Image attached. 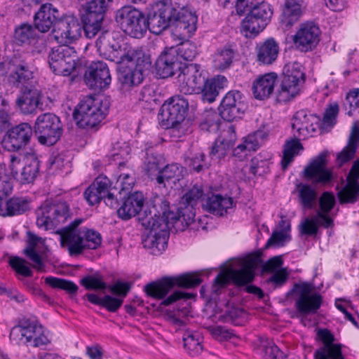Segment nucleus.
I'll return each mask as SVG.
<instances>
[{
  "label": "nucleus",
  "instance_id": "obj_4",
  "mask_svg": "<svg viewBox=\"0 0 359 359\" xmlns=\"http://www.w3.org/2000/svg\"><path fill=\"white\" fill-rule=\"evenodd\" d=\"M109 108L107 99L88 96L83 99L74 111V118L81 128H95L104 118Z\"/></svg>",
  "mask_w": 359,
  "mask_h": 359
},
{
  "label": "nucleus",
  "instance_id": "obj_12",
  "mask_svg": "<svg viewBox=\"0 0 359 359\" xmlns=\"http://www.w3.org/2000/svg\"><path fill=\"white\" fill-rule=\"evenodd\" d=\"M115 18L121 29L131 37L140 39L147 32L145 15L133 6H123L118 9Z\"/></svg>",
  "mask_w": 359,
  "mask_h": 359
},
{
  "label": "nucleus",
  "instance_id": "obj_6",
  "mask_svg": "<svg viewBox=\"0 0 359 359\" xmlns=\"http://www.w3.org/2000/svg\"><path fill=\"white\" fill-rule=\"evenodd\" d=\"M95 46L101 57L116 64L123 60H140L141 56L143 57L141 48L122 49L119 42L108 31L101 33L95 41Z\"/></svg>",
  "mask_w": 359,
  "mask_h": 359
},
{
  "label": "nucleus",
  "instance_id": "obj_1",
  "mask_svg": "<svg viewBox=\"0 0 359 359\" xmlns=\"http://www.w3.org/2000/svg\"><path fill=\"white\" fill-rule=\"evenodd\" d=\"M203 196L202 187L194 185L182 197L177 212L170 210L169 202L163 197L156 198L152 212H145L141 217L143 225L152 228L157 225L160 228L158 233L153 232L144 240L151 254L160 255L167 248L170 225L181 222L183 226H188L194 221L195 206Z\"/></svg>",
  "mask_w": 359,
  "mask_h": 359
},
{
  "label": "nucleus",
  "instance_id": "obj_51",
  "mask_svg": "<svg viewBox=\"0 0 359 359\" xmlns=\"http://www.w3.org/2000/svg\"><path fill=\"white\" fill-rule=\"evenodd\" d=\"M235 52L231 47H224L217 50L214 57V65L220 70L228 69L232 64Z\"/></svg>",
  "mask_w": 359,
  "mask_h": 359
},
{
  "label": "nucleus",
  "instance_id": "obj_54",
  "mask_svg": "<svg viewBox=\"0 0 359 359\" xmlns=\"http://www.w3.org/2000/svg\"><path fill=\"white\" fill-rule=\"evenodd\" d=\"M219 118L215 111L209 110L203 114V120L201 122L200 127L201 130L208 132H216L219 128Z\"/></svg>",
  "mask_w": 359,
  "mask_h": 359
},
{
  "label": "nucleus",
  "instance_id": "obj_47",
  "mask_svg": "<svg viewBox=\"0 0 359 359\" xmlns=\"http://www.w3.org/2000/svg\"><path fill=\"white\" fill-rule=\"evenodd\" d=\"M317 117L311 114L308 113L305 110L297 111L293 117L292 128L293 130H296L297 134L294 136H305L309 132V127L313 126V120Z\"/></svg>",
  "mask_w": 359,
  "mask_h": 359
},
{
  "label": "nucleus",
  "instance_id": "obj_16",
  "mask_svg": "<svg viewBox=\"0 0 359 359\" xmlns=\"http://www.w3.org/2000/svg\"><path fill=\"white\" fill-rule=\"evenodd\" d=\"M39 227L50 229L64 224L70 217L69 205L65 201L46 202L36 212Z\"/></svg>",
  "mask_w": 359,
  "mask_h": 359
},
{
  "label": "nucleus",
  "instance_id": "obj_31",
  "mask_svg": "<svg viewBox=\"0 0 359 359\" xmlns=\"http://www.w3.org/2000/svg\"><path fill=\"white\" fill-rule=\"evenodd\" d=\"M57 233L60 236L61 246L68 251L70 256L76 257L83 253L82 229H62Z\"/></svg>",
  "mask_w": 359,
  "mask_h": 359
},
{
  "label": "nucleus",
  "instance_id": "obj_8",
  "mask_svg": "<svg viewBox=\"0 0 359 359\" xmlns=\"http://www.w3.org/2000/svg\"><path fill=\"white\" fill-rule=\"evenodd\" d=\"M143 57L140 60H123L118 63V80L123 88H130L140 85L144 80V73L151 67L149 55L142 50Z\"/></svg>",
  "mask_w": 359,
  "mask_h": 359
},
{
  "label": "nucleus",
  "instance_id": "obj_25",
  "mask_svg": "<svg viewBox=\"0 0 359 359\" xmlns=\"http://www.w3.org/2000/svg\"><path fill=\"white\" fill-rule=\"evenodd\" d=\"M33 128L28 123H20L7 130L5 147L9 151H19L24 149L30 142Z\"/></svg>",
  "mask_w": 359,
  "mask_h": 359
},
{
  "label": "nucleus",
  "instance_id": "obj_32",
  "mask_svg": "<svg viewBox=\"0 0 359 359\" xmlns=\"http://www.w3.org/2000/svg\"><path fill=\"white\" fill-rule=\"evenodd\" d=\"M60 17L59 11L50 4H43L34 17V25L38 32L46 33L53 28Z\"/></svg>",
  "mask_w": 359,
  "mask_h": 359
},
{
  "label": "nucleus",
  "instance_id": "obj_5",
  "mask_svg": "<svg viewBox=\"0 0 359 359\" xmlns=\"http://www.w3.org/2000/svg\"><path fill=\"white\" fill-rule=\"evenodd\" d=\"M319 208L316 214L304 219L299 225V233L309 236H316L319 226L327 229L334 226L330 212L333 209L336 201L332 193L325 191L318 199Z\"/></svg>",
  "mask_w": 359,
  "mask_h": 359
},
{
  "label": "nucleus",
  "instance_id": "obj_64",
  "mask_svg": "<svg viewBox=\"0 0 359 359\" xmlns=\"http://www.w3.org/2000/svg\"><path fill=\"white\" fill-rule=\"evenodd\" d=\"M81 284L87 290H105L106 283L97 276H87L83 278Z\"/></svg>",
  "mask_w": 359,
  "mask_h": 359
},
{
  "label": "nucleus",
  "instance_id": "obj_56",
  "mask_svg": "<svg viewBox=\"0 0 359 359\" xmlns=\"http://www.w3.org/2000/svg\"><path fill=\"white\" fill-rule=\"evenodd\" d=\"M45 282L53 288L66 290L69 294H76L79 289L73 282L62 278L49 276L46 278Z\"/></svg>",
  "mask_w": 359,
  "mask_h": 359
},
{
  "label": "nucleus",
  "instance_id": "obj_24",
  "mask_svg": "<svg viewBox=\"0 0 359 359\" xmlns=\"http://www.w3.org/2000/svg\"><path fill=\"white\" fill-rule=\"evenodd\" d=\"M320 30L316 24L312 22L303 23L294 36V43L302 52L312 50L320 41Z\"/></svg>",
  "mask_w": 359,
  "mask_h": 359
},
{
  "label": "nucleus",
  "instance_id": "obj_61",
  "mask_svg": "<svg viewBox=\"0 0 359 359\" xmlns=\"http://www.w3.org/2000/svg\"><path fill=\"white\" fill-rule=\"evenodd\" d=\"M157 2L165 8H170L171 13L175 15L185 11L191 12L187 8V0H158Z\"/></svg>",
  "mask_w": 359,
  "mask_h": 359
},
{
  "label": "nucleus",
  "instance_id": "obj_13",
  "mask_svg": "<svg viewBox=\"0 0 359 359\" xmlns=\"http://www.w3.org/2000/svg\"><path fill=\"white\" fill-rule=\"evenodd\" d=\"M155 200L156 198L151 202V205L144 208L143 212H140L144 207V198L142 192L136 191L129 194L123 201L121 206L117 210L118 217L124 220H128L133 217L138 215L139 222L146 230H149L147 234L142 236V240L144 248L147 249H148V248L145 247L144 240L151 233H158L157 231L160 230V228L157 225L156 226H154V228L143 225L141 217L145 212H152ZM149 250L150 249L149 248Z\"/></svg>",
  "mask_w": 359,
  "mask_h": 359
},
{
  "label": "nucleus",
  "instance_id": "obj_39",
  "mask_svg": "<svg viewBox=\"0 0 359 359\" xmlns=\"http://www.w3.org/2000/svg\"><path fill=\"white\" fill-rule=\"evenodd\" d=\"M42 244L43 240L41 237L31 231L27 232V247L23 252L32 262V266L39 271H43L44 269L43 262L37 250L38 246Z\"/></svg>",
  "mask_w": 359,
  "mask_h": 359
},
{
  "label": "nucleus",
  "instance_id": "obj_46",
  "mask_svg": "<svg viewBox=\"0 0 359 359\" xmlns=\"http://www.w3.org/2000/svg\"><path fill=\"white\" fill-rule=\"evenodd\" d=\"M185 169L177 163H172L165 166L157 175L156 180L158 184H163L173 182L175 184L176 181H180L183 177Z\"/></svg>",
  "mask_w": 359,
  "mask_h": 359
},
{
  "label": "nucleus",
  "instance_id": "obj_22",
  "mask_svg": "<svg viewBox=\"0 0 359 359\" xmlns=\"http://www.w3.org/2000/svg\"><path fill=\"white\" fill-rule=\"evenodd\" d=\"M86 84L91 89H107L111 82V76L107 65L102 61L90 64L84 74Z\"/></svg>",
  "mask_w": 359,
  "mask_h": 359
},
{
  "label": "nucleus",
  "instance_id": "obj_41",
  "mask_svg": "<svg viewBox=\"0 0 359 359\" xmlns=\"http://www.w3.org/2000/svg\"><path fill=\"white\" fill-rule=\"evenodd\" d=\"M295 192L297 200L304 210L314 209L318 201V192L311 184L300 182L297 184Z\"/></svg>",
  "mask_w": 359,
  "mask_h": 359
},
{
  "label": "nucleus",
  "instance_id": "obj_42",
  "mask_svg": "<svg viewBox=\"0 0 359 359\" xmlns=\"http://www.w3.org/2000/svg\"><path fill=\"white\" fill-rule=\"evenodd\" d=\"M278 53V43L273 38L268 39L257 46V61L263 65H271L276 60Z\"/></svg>",
  "mask_w": 359,
  "mask_h": 359
},
{
  "label": "nucleus",
  "instance_id": "obj_33",
  "mask_svg": "<svg viewBox=\"0 0 359 359\" xmlns=\"http://www.w3.org/2000/svg\"><path fill=\"white\" fill-rule=\"evenodd\" d=\"M236 140L235 128L231 126L224 135L217 138L210 147L209 156L213 160L224 158L231 150Z\"/></svg>",
  "mask_w": 359,
  "mask_h": 359
},
{
  "label": "nucleus",
  "instance_id": "obj_50",
  "mask_svg": "<svg viewBox=\"0 0 359 359\" xmlns=\"http://www.w3.org/2000/svg\"><path fill=\"white\" fill-rule=\"evenodd\" d=\"M303 149V146L299 140L294 139L287 141L283 149V156L281 161L282 168L286 170L293 161L294 157L298 155Z\"/></svg>",
  "mask_w": 359,
  "mask_h": 359
},
{
  "label": "nucleus",
  "instance_id": "obj_40",
  "mask_svg": "<svg viewBox=\"0 0 359 359\" xmlns=\"http://www.w3.org/2000/svg\"><path fill=\"white\" fill-rule=\"evenodd\" d=\"M226 83L227 79L224 76L219 75L210 80L205 78L202 88L197 89L195 93H201L203 100L210 103L215 100L219 90L224 88Z\"/></svg>",
  "mask_w": 359,
  "mask_h": 359
},
{
  "label": "nucleus",
  "instance_id": "obj_44",
  "mask_svg": "<svg viewBox=\"0 0 359 359\" xmlns=\"http://www.w3.org/2000/svg\"><path fill=\"white\" fill-rule=\"evenodd\" d=\"M265 137L266 133L262 130H257L249 134L243 142L234 149L233 155L238 158H243L247 155V154L243 155V152L256 151L263 143Z\"/></svg>",
  "mask_w": 359,
  "mask_h": 359
},
{
  "label": "nucleus",
  "instance_id": "obj_43",
  "mask_svg": "<svg viewBox=\"0 0 359 359\" xmlns=\"http://www.w3.org/2000/svg\"><path fill=\"white\" fill-rule=\"evenodd\" d=\"M29 209V201L25 197L13 196L5 203H0V214L3 216H16Z\"/></svg>",
  "mask_w": 359,
  "mask_h": 359
},
{
  "label": "nucleus",
  "instance_id": "obj_7",
  "mask_svg": "<svg viewBox=\"0 0 359 359\" xmlns=\"http://www.w3.org/2000/svg\"><path fill=\"white\" fill-rule=\"evenodd\" d=\"M201 282L202 280L198 273H188L178 276L165 277L150 283L144 286V291L149 297L163 299L176 286L191 288L198 285Z\"/></svg>",
  "mask_w": 359,
  "mask_h": 359
},
{
  "label": "nucleus",
  "instance_id": "obj_23",
  "mask_svg": "<svg viewBox=\"0 0 359 359\" xmlns=\"http://www.w3.org/2000/svg\"><path fill=\"white\" fill-rule=\"evenodd\" d=\"M43 94L37 88L25 87L20 90L15 105L23 115H34L43 107Z\"/></svg>",
  "mask_w": 359,
  "mask_h": 359
},
{
  "label": "nucleus",
  "instance_id": "obj_14",
  "mask_svg": "<svg viewBox=\"0 0 359 359\" xmlns=\"http://www.w3.org/2000/svg\"><path fill=\"white\" fill-rule=\"evenodd\" d=\"M34 131L41 144L52 146L60 139L63 130L58 116L52 113H44L36 118Z\"/></svg>",
  "mask_w": 359,
  "mask_h": 359
},
{
  "label": "nucleus",
  "instance_id": "obj_63",
  "mask_svg": "<svg viewBox=\"0 0 359 359\" xmlns=\"http://www.w3.org/2000/svg\"><path fill=\"white\" fill-rule=\"evenodd\" d=\"M9 264L18 273L25 276L29 277L32 276V271L27 266V262L19 257H12L10 258Z\"/></svg>",
  "mask_w": 359,
  "mask_h": 359
},
{
  "label": "nucleus",
  "instance_id": "obj_28",
  "mask_svg": "<svg viewBox=\"0 0 359 359\" xmlns=\"http://www.w3.org/2000/svg\"><path fill=\"white\" fill-rule=\"evenodd\" d=\"M304 177L320 184H326L332 180V173L326 168L325 154H320L304 168Z\"/></svg>",
  "mask_w": 359,
  "mask_h": 359
},
{
  "label": "nucleus",
  "instance_id": "obj_17",
  "mask_svg": "<svg viewBox=\"0 0 359 359\" xmlns=\"http://www.w3.org/2000/svg\"><path fill=\"white\" fill-rule=\"evenodd\" d=\"M188 106L187 100L180 96L172 97L165 102L158 115L161 126L165 129L177 127L184 120Z\"/></svg>",
  "mask_w": 359,
  "mask_h": 359
},
{
  "label": "nucleus",
  "instance_id": "obj_45",
  "mask_svg": "<svg viewBox=\"0 0 359 359\" xmlns=\"http://www.w3.org/2000/svg\"><path fill=\"white\" fill-rule=\"evenodd\" d=\"M304 82L295 81L283 74L280 88L278 91L277 100L280 102H286L297 96Z\"/></svg>",
  "mask_w": 359,
  "mask_h": 359
},
{
  "label": "nucleus",
  "instance_id": "obj_49",
  "mask_svg": "<svg viewBox=\"0 0 359 359\" xmlns=\"http://www.w3.org/2000/svg\"><path fill=\"white\" fill-rule=\"evenodd\" d=\"M39 170V161L36 156L31 154L27 156L26 163L22 168L18 180L23 184L32 182Z\"/></svg>",
  "mask_w": 359,
  "mask_h": 359
},
{
  "label": "nucleus",
  "instance_id": "obj_15",
  "mask_svg": "<svg viewBox=\"0 0 359 359\" xmlns=\"http://www.w3.org/2000/svg\"><path fill=\"white\" fill-rule=\"evenodd\" d=\"M273 12L269 4L262 2L253 6L242 20L240 31L246 38H254L270 22Z\"/></svg>",
  "mask_w": 359,
  "mask_h": 359
},
{
  "label": "nucleus",
  "instance_id": "obj_58",
  "mask_svg": "<svg viewBox=\"0 0 359 359\" xmlns=\"http://www.w3.org/2000/svg\"><path fill=\"white\" fill-rule=\"evenodd\" d=\"M161 158L154 155L153 154H147V157L144 161L145 170L148 176L154 179V177H157L161 170L160 168Z\"/></svg>",
  "mask_w": 359,
  "mask_h": 359
},
{
  "label": "nucleus",
  "instance_id": "obj_35",
  "mask_svg": "<svg viewBox=\"0 0 359 359\" xmlns=\"http://www.w3.org/2000/svg\"><path fill=\"white\" fill-rule=\"evenodd\" d=\"M202 205L206 211L215 215L223 216L227 213L229 209L233 208L234 202L231 197L212 194L203 201Z\"/></svg>",
  "mask_w": 359,
  "mask_h": 359
},
{
  "label": "nucleus",
  "instance_id": "obj_48",
  "mask_svg": "<svg viewBox=\"0 0 359 359\" xmlns=\"http://www.w3.org/2000/svg\"><path fill=\"white\" fill-rule=\"evenodd\" d=\"M358 140L359 128L354 125L352 128L347 146L337 155V159L340 165L354 157Z\"/></svg>",
  "mask_w": 359,
  "mask_h": 359
},
{
  "label": "nucleus",
  "instance_id": "obj_26",
  "mask_svg": "<svg viewBox=\"0 0 359 359\" xmlns=\"http://www.w3.org/2000/svg\"><path fill=\"white\" fill-rule=\"evenodd\" d=\"M37 32L35 26L28 23H22L16 27L14 31L13 38L18 44H29L34 46L33 53H42L46 46L43 36Z\"/></svg>",
  "mask_w": 359,
  "mask_h": 359
},
{
  "label": "nucleus",
  "instance_id": "obj_18",
  "mask_svg": "<svg viewBox=\"0 0 359 359\" xmlns=\"http://www.w3.org/2000/svg\"><path fill=\"white\" fill-rule=\"evenodd\" d=\"M82 26L74 15L59 17L52 31V37L58 43L67 46L77 40L82 34Z\"/></svg>",
  "mask_w": 359,
  "mask_h": 359
},
{
  "label": "nucleus",
  "instance_id": "obj_60",
  "mask_svg": "<svg viewBox=\"0 0 359 359\" xmlns=\"http://www.w3.org/2000/svg\"><path fill=\"white\" fill-rule=\"evenodd\" d=\"M283 74L294 79L304 82V73L302 72L300 63L294 62L286 64L283 67Z\"/></svg>",
  "mask_w": 359,
  "mask_h": 359
},
{
  "label": "nucleus",
  "instance_id": "obj_55",
  "mask_svg": "<svg viewBox=\"0 0 359 359\" xmlns=\"http://www.w3.org/2000/svg\"><path fill=\"white\" fill-rule=\"evenodd\" d=\"M262 355L265 359H276L280 352L278 347L273 341L265 337H259Z\"/></svg>",
  "mask_w": 359,
  "mask_h": 359
},
{
  "label": "nucleus",
  "instance_id": "obj_27",
  "mask_svg": "<svg viewBox=\"0 0 359 359\" xmlns=\"http://www.w3.org/2000/svg\"><path fill=\"white\" fill-rule=\"evenodd\" d=\"M182 64L174 47L165 49L156 61V74L162 79L172 76L179 73Z\"/></svg>",
  "mask_w": 359,
  "mask_h": 359
},
{
  "label": "nucleus",
  "instance_id": "obj_20",
  "mask_svg": "<svg viewBox=\"0 0 359 359\" xmlns=\"http://www.w3.org/2000/svg\"><path fill=\"white\" fill-rule=\"evenodd\" d=\"M75 54L69 46L62 45L53 48L48 55L50 69L58 75H70L76 67Z\"/></svg>",
  "mask_w": 359,
  "mask_h": 359
},
{
  "label": "nucleus",
  "instance_id": "obj_30",
  "mask_svg": "<svg viewBox=\"0 0 359 359\" xmlns=\"http://www.w3.org/2000/svg\"><path fill=\"white\" fill-rule=\"evenodd\" d=\"M318 336L323 343V346L315 351L314 359H344L341 344L333 343L334 337L330 330H320Z\"/></svg>",
  "mask_w": 359,
  "mask_h": 359
},
{
  "label": "nucleus",
  "instance_id": "obj_2",
  "mask_svg": "<svg viewBox=\"0 0 359 359\" xmlns=\"http://www.w3.org/2000/svg\"><path fill=\"white\" fill-rule=\"evenodd\" d=\"M145 18L147 29L156 35L172 27L177 35L185 39L189 38L196 30L198 18L194 13L185 11L175 15L170 8L158 2L149 10Z\"/></svg>",
  "mask_w": 359,
  "mask_h": 359
},
{
  "label": "nucleus",
  "instance_id": "obj_37",
  "mask_svg": "<svg viewBox=\"0 0 359 359\" xmlns=\"http://www.w3.org/2000/svg\"><path fill=\"white\" fill-rule=\"evenodd\" d=\"M110 180L104 176L97 177L84 192V198L90 205L100 202L108 193Z\"/></svg>",
  "mask_w": 359,
  "mask_h": 359
},
{
  "label": "nucleus",
  "instance_id": "obj_34",
  "mask_svg": "<svg viewBox=\"0 0 359 359\" xmlns=\"http://www.w3.org/2000/svg\"><path fill=\"white\" fill-rule=\"evenodd\" d=\"M13 69L9 76V81L13 86L22 90L25 87L34 88L31 84L33 72L28 64L25 61L13 63Z\"/></svg>",
  "mask_w": 359,
  "mask_h": 359
},
{
  "label": "nucleus",
  "instance_id": "obj_59",
  "mask_svg": "<svg viewBox=\"0 0 359 359\" xmlns=\"http://www.w3.org/2000/svg\"><path fill=\"white\" fill-rule=\"evenodd\" d=\"M205 156L203 153H197L185 158V162L190 169L196 172H201L203 168H208L210 164L205 161Z\"/></svg>",
  "mask_w": 359,
  "mask_h": 359
},
{
  "label": "nucleus",
  "instance_id": "obj_3",
  "mask_svg": "<svg viewBox=\"0 0 359 359\" xmlns=\"http://www.w3.org/2000/svg\"><path fill=\"white\" fill-rule=\"evenodd\" d=\"M259 257L257 255H248L238 262V269H229L226 272L219 273L215 279L212 292L218 294L232 280L236 285L242 286L252 282L255 277V270L258 266Z\"/></svg>",
  "mask_w": 359,
  "mask_h": 359
},
{
  "label": "nucleus",
  "instance_id": "obj_38",
  "mask_svg": "<svg viewBox=\"0 0 359 359\" xmlns=\"http://www.w3.org/2000/svg\"><path fill=\"white\" fill-rule=\"evenodd\" d=\"M304 0H286L280 15V22L286 28L292 27L300 18Z\"/></svg>",
  "mask_w": 359,
  "mask_h": 359
},
{
  "label": "nucleus",
  "instance_id": "obj_52",
  "mask_svg": "<svg viewBox=\"0 0 359 359\" xmlns=\"http://www.w3.org/2000/svg\"><path fill=\"white\" fill-rule=\"evenodd\" d=\"M184 346L189 353L195 355L201 352L203 346L201 344L202 337L198 332L187 331L183 334Z\"/></svg>",
  "mask_w": 359,
  "mask_h": 359
},
{
  "label": "nucleus",
  "instance_id": "obj_53",
  "mask_svg": "<svg viewBox=\"0 0 359 359\" xmlns=\"http://www.w3.org/2000/svg\"><path fill=\"white\" fill-rule=\"evenodd\" d=\"M82 239L86 249H97L102 243V237L99 232L88 228H82Z\"/></svg>",
  "mask_w": 359,
  "mask_h": 359
},
{
  "label": "nucleus",
  "instance_id": "obj_62",
  "mask_svg": "<svg viewBox=\"0 0 359 359\" xmlns=\"http://www.w3.org/2000/svg\"><path fill=\"white\" fill-rule=\"evenodd\" d=\"M174 48L177 50L181 61L182 59L191 61L197 55L196 46L192 43H183L180 46Z\"/></svg>",
  "mask_w": 359,
  "mask_h": 359
},
{
  "label": "nucleus",
  "instance_id": "obj_36",
  "mask_svg": "<svg viewBox=\"0 0 359 359\" xmlns=\"http://www.w3.org/2000/svg\"><path fill=\"white\" fill-rule=\"evenodd\" d=\"M277 80L275 73L266 74L259 76L252 83V94L257 100L267 99L273 93Z\"/></svg>",
  "mask_w": 359,
  "mask_h": 359
},
{
  "label": "nucleus",
  "instance_id": "obj_21",
  "mask_svg": "<svg viewBox=\"0 0 359 359\" xmlns=\"http://www.w3.org/2000/svg\"><path fill=\"white\" fill-rule=\"evenodd\" d=\"M247 108L242 93L231 90L223 97L219 107V116L225 121L231 122L241 118Z\"/></svg>",
  "mask_w": 359,
  "mask_h": 359
},
{
  "label": "nucleus",
  "instance_id": "obj_9",
  "mask_svg": "<svg viewBox=\"0 0 359 359\" xmlns=\"http://www.w3.org/2000/svg\"><path fill=\"white\" fill-rule=\"evenodd\" d=\"M10 339L17 344H27L34 347L49 343V339L44 334L43 327L36 320L30 319H22L14 326L11 330Z\"/></svg>",
  "mask_w": 359,
  "mask_h": 359
},
{
  "label": "nucleus",
  "instance_id": "obj_10",
  "mask_svg": "<svg viewBox=\"0 0 359 359\" xmlns=\"http://www.w3.org/2000/svg\"><path fill=\"white\" fill-rule=\"evenodd\" d=\"M290 293L292 295L297 311L302 316L314 314L320 308L323 297L311 283L295 284Z\"/></svg>",
  "mask_w": 359,
  "mask_h": 359
},
{
  "label": "nucleus",
  "instance_id": "obj_11",
  "mask_svg": "<svg viewBox=\"0 0 359 359\" xmlns=\"http://www.w3.org/2000/svg\"><path fill=\"white\" fill-rule=\"evenodd\" d=\"M107 8L108 4L105 0L81 4V18L86 38H93L101 30Z\"/></svg>",
  "mask_w": 359,
  "mask_h": 359
},
{
  "label": "nucleus",
  "instance_id": "obj_57",
  "mask_svg": "<svg viewBox=\"0 0 359 359\" xmlns=\"http://www.w3.org/2000/svg\"><path fill=\"white\" fill-rule=\"evenodd\" d=\"M12 190L13 184L11 177L6 173V165L0 164V201L6 198Z\"/></svg>",
  "mask_w": 359,
  "mask_h": 359
},
{
  "label": "nucleus",
  "instance_id": "obj_29",
  "mask_svg": "<svg viewBox=\"0 0 359 359\" xmlns=\"http://www.w3.org/2000/svg\"><path fill=\"white\" fill-rule=\"evenodd\" d=\"M359 158L353 164L346 177V184L339 192L341 203H354L359 198Z\"/></svg>",
  "mask_w": 359,
  "mask_h": 359
},
{
  "label": "nucleus",
  "instance_id": "obj_19",
  "mask_svg": "<svg viewBox=\"0 0 359 359\" xmlns=\"http://www.w3.org/2000/svg\"><path fill=\"white\" fill-rule=\"evenodd\" d=\"M206 74L202 67L196 63H183L178 75L177 81L181 92L192 94L201 89L204 84Z\"/></svg>",
  "mask_w": 359,
  "mask_h": 359
}]
</instances>
